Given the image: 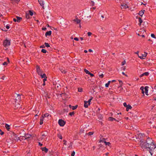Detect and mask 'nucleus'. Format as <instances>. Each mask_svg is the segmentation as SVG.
<instances>
[{"instance_id": "1", "label": "nucleus", "mask_w": 156, "mask_h": 156, "mask_svg": "<svg viewBox=\"0 0 156 156\" xmlns=\"http://www.w3.org/2000/svg\"><path fill=\"white\" fill-rule=\"evenodd\" d=\"M153 143V140L151 138L148 137L146 140V141L144 142L143 141L141 142V147L143 149H147L148 147L151 144Z\"/></svg>"}, {"instance_id": "2", "label": "nucleus", "mask_w": 156, "mask_h": 156, "mask_svg": "<svg viewBox=\"0 0 156 156\" xmlns=\"http://www.w3.org/2000/svg\"><path fill=\"white\" fill-rule=\"evenodd\" d=\"M11 139L13 142L18 141L19 140H20V138L17 137L16 134L13 132L11 133Z\"/></svg>"}, {"instance_id": "3", "label": "nucleus", "mask_w": 156, "mask_h": 156, "mask_svg": "<svg viewBox=\"0 0 156 156\" xmlns=\"http://www.w3.org/2000/svg\"><path fill=\"white\" fill-rule=\"evenodd\" d=\"M156 147V146H155L154 144L153 143L151 144L147 148L150 149L149 152L150 153L151 155H152L153 153L151 151H152L153 150H154Z\"/></svg>"}, {"instance_id": "4", "label": "nucleus", "mask_w": 156, "mask_h": 156, "mask_svg": "<svg viewBox=\"0 0 156 156\" xmlns=\"http://www.w3.org/2000/svg\"><path fill=\"white\" fill-rule=\"evenodd\" d=\"M10 44V41L9 40L6 39L3 42V45L5 47H6L9 46Z\"/></svg>"}, {"instance_id": "5", "label": "nucleus", "mask_w": 156, "mask_h": 156, "mask_svg": "<svg viewBox=\"0 0 156 156\" xmlns=\"http://www.w3.org/2000/svg\"><path fill=\"white\" fill-rule=\"evenodd\" d=\"M58 123L61 126H63L66 124V122L64 120L62 119H60L58 120Z\"/></svg>"}, {"instance_id": "6", "label": "nucleus", "mask_w": 156, "mask_h": 156, "mask_svg": "<svg viewBox=\"0 0 156 156\" xmlns=\"http://www.w3.org/2000/svg\"><path fill=\"white\" fill-rule=\"evenodd\" d=\"M147 53L145 52H144V54H141L140 56L138 55V57L141 59H143L145 58L147 56Z\"/></svg>"}, {"instance_id": "7", "label": "nucleus", "mask_w": 156, "mask_h": 156, "mask_svg": "<svg viewBox=\"0 0 156 156\" xmlns=\"http://www.w3.org/2000/svg\"><path fill=\"white\" fill-rule=\"evenodd\" d=\"M37 72L38 74L39 75L41 74L42 73L40 67L39 66L37 65L36 67Z\"/></svg>"}, {"instance_id": "8", "label": "nucleus", "mask_w": 156, "mask_h": 156, "mask_svg": "<svg viewBox=\"0 0 156 156\" xmlns=\"http://www.w3.org/2000/svg\"><path fill=\"white\" fill-rule=\"evenodd\" d=\"M16 95H17V96L15 99L16 101H20L21 99L20 95V94H16Z\"/></svg>"}, {"instance_id": "9", "label": "nucleus", "mask_w": 156, "mask_h": 156, "mask_svg": "<svg viewBox=\"0 0 156 156\" xmlns=\"http://www.w3.org/2000/svg\"><path fill=\"white\" fill-rule=\"evenodd\" d=\"M73 21L76 22L77 24H79L80 22V20L79 19L77 16L76 17V19H74Z\"/></svg>"}, {"instance_id": "10", "label": "nucleus", "mask_w": 156, "mask_h": 156, "mask_svg": "<svg viewBox=\"0 0 156 156\" xmlns=\"http://www.w3.org/2000/svg\"><path fill=\"white\" fill-rule=\"evenodd\" d=\"M38 2L39 3L40 5L43 6L44 8V2L43 1V0H38Z\"/></svg>"}, {"instance_id": "11", "label": "nucleus", "mask_w": 156, "mask_h": 156, "mask_svg": "<svg viewBox=\"0 0 156 156\" xmlns=\"http://www.w3.org/2000/svg\"><path fill=\"white\" fill-rule=\"evenodd\" d=\"M149 73L148 72H146L140 75V77H141L144 76H148L149 75Z\"/></svg>"}, {"instance_id": "12", "label": "nucleus", "mask_w": 156, "mask_h": 156, "mask_svg": "<svg viewBox=\"0 0 156 156\" xmlns=\"http://www.w3.org/2000/svg\"><path fill=\"white\" fill-rule=\"evenodd\" d=\"M16 18L17 22L18 23L20 22L22 20V18L21 17H19L18 16H16Z\"/></svg>"}, {"instance_id": "13", "label": "nucleus", "mask_w": 156, "mask_h": 156, "mask_svg": "<svg viewBox=\"0 0 156 156\" xmlns=\"http://www.w3.org/2000/svg\"><path fill=\"white\" fill-rule=\"evenodd\" d=\"M41 149L42 151H44L45 153H47L48 152V149L45 147L41 148Z\"/></svg>"}, {"instance_id": "14", "label": "nucleus", "mask_w": 156, "mask_h": 156, "mask_svg": "<svg viewBox=\"0 0 156 156\" xmlns=\"http://www.w3.org/2000/svg\"><path fill=\"white\" fill-rule=\"evenodd\" d=\"M51 34V31L50 30L47 32L45 34V36L46 37H47V36H50Z\"/></svg>"}, {"instance_id": "15", "label": "nucleus", "mask_w": 156, "mask_h": 156, "mask_svg": "<svg viewBox=\"0 0 156 156\" xmlns=\"http://www.w3.org/2000/svg\"><path fill=\"white\" fill-rule=\"evenodd\" d=\"M145 10H142L140 11L139 13V14L140 15V16H142L144 14V12H145Z\"/></svg>"}, {"instance_id": "16", "label": "nucleus", "mask_w": 156, "mask_h": 156, "mask_svg": "<svg viewBox=\"0 0 156 156\" xmlns=\"http://www.w3.org/2000/svg\"><path fill=\"white\" fill-rule=\"evenodd\" d=\"M132 108V107L131 106V105H130L129 104L126 107V111H128L129 109H131Z\"/></svg>"}, {"instance_id": "17", "label": "nucleus", "mask_w": 156, "mask_h": 156, "mask_svg": "<svg viewBox=\"0 0 156 156\" xmlns=\"http://www.w3.org/2000/svg\"><path fill=\"white\" fill-rule=\"evenodd\" d=\"M88 105V103L87 101H84V107L87 108L88 107V105Z\"/></svg>"}, {"instance_id": "18", "label": "nucleus", "mask_w": 156, "mask_h": 156, "mask_svg": "<svg viewBox=\"0 0 156 156\" xmlns=\"http://www.w3.org/2000/svg\"><path fill=\"white\" fill-rule=\"evenodd\" d=\"M148 87H146L145 88H144V92L145 93V94H146V95H148Z\"/></svg>"}, {"instance_id": "19", "label": "nucleus", "mask_w": 156, "mask_h": 156, "mask_svg": "<svg viewBox=\"0 0 156 156\" xmlns=\"http://www.w3.org/2000/svg\"><path fill=\"white\" fill-rule=\"evenodd\" d=\"M121 6L123 7V8H128V6L125 3L121 5Z\"/></svg>"}, {"instance_id": "20", "label": "nucleus", "mask_w": 156, "mask_h": 156, "mask_svg": "<svg viewBox=\"0 0 156 156\" xmlns=\"http://www.w3.org/2000/svg\"><path fill=\"white\" fill-rule=\"evenodd\" d=\"M44 116H42L40 119V125H41L43 123Z\"/></svg>"}, {"instance_id": "21", "label": "nucleus", "mask_w": 156, "mask_h": 156, "mask_svg": "<svg viewBox=\"0 0 156 156\" xmlns=\"http://www.w3.org/2000/svg\"><path fill=\"white\" fill-rule=\"evenodd\" d=\"M138 19H139V26H140L141 25V23H142L143 21L142 20V19L141 18L139 17Z\"/></svg>"}, {"instance_id": "22", "label": "nucleus", "mask_w": 156, "mask_h": 156, "mask_svg": "<svg viewBox=\"0 0 156 156\" xmlns=\"http://www.w3.org/2000/svg\"><path fill=\"white\" fill-rule=\"evenodd\" d=\"M5 127L6 129H7V130L8 131H9V129H10V126L8 124H6L5 125Z\"/></svg>"}, {"instance_id": "23", "label": "nucleus", "mask_w": 156, "mask_h": 156, "mask_svg": "<svg viewBox=\"0 0 156 156\" xmlns=\"http://www.w3.org/2000/svg\"><path fill=\"white\" fill-rule=\"evenodd\" d=\"M42 78H45L46 76V74L45 73H44L43 74H42V73L41 74L39 75Z\"/></svg>"}, {"instance_id": "24", "label": "nucleus", "mask_w": 156, "mask_h": 156, "mask_svg": "<svg viewBox=\"0 0 156 156\" xmlns=\"http://www.w3.org/2000/svg\"><path fill=\"white\" fill-rule=\"evenodd\" d=\"M31 136V135L30 134H27L25 135L26 139L30 138Z\"/></svg>"}, {"instance_id": "25", "label": "nucleus", "mask_w": 156, "mask_h": 156, "mask_svg": "<svg viewBox=\"0 0 156 156\" xmlns=\"http://www.w3.org/2000/svg\"><path fill=\"white\" fill-rule=\"evenodd\" d=\"M60 69L62 73H66V71H65V69H63L62 68V69H61V68Z\"/></svg>"}, {"instance_id": "26", "label": "nucleus", "mask_w": 156, "mask_h": 156, "mask_svg": "<svg viewBox=\"0 0 156 156\" xmlns=\"http://www.w3.org/2000/svg\"><path fill=\"white\" fill-rule=\"evenodd\" d=\"M77 105H76L74 106H72V108L73 110H74L77 108Z\"/></svg>"}, {"instance_id": "27", "label": "nucleus", "mask_w": 156, "mask_h": 156, "mask_svg": "<svg viewBox=\"0 0 156 156\" xmlns=\"http://www.w3.org/2000/svg\"><path fill=\"white\" fill-rule=\"evenodd\" d=\"M84 71L87 74H89L90 73L89 71H88L86 69H84Z\"/></svg>"}, {"instance_id": "28", "label": "nucleus", "mask_w": 156, "mask_h": 156, "mask_svg": "<svg viewBox=\"0 0 156 156\" xmlns=\"http://www.w3.org/2000/svg\"><path fill=\"white\" fill-rule=\"evenodd\" d=\"M93 98L92 97H91V98L89 100L87 101L88 103V105H90V102L93 99Z\"/></svg>"}, {"instance_id": "29", "label": "nucleus", "mask_w": 156, "mask_h": 156, "mask_svg": "<svg viewBox=\"0 0 156 156\" xmlns=\"http://www.w3.org/2000/svg\"><path fill=\"white\" fill-rule=\"evenodd\" d=\"M29 13H28V14H29V15H30L31 16H33V11H32L31 10H29Z\"/></svg>"}, {"instance_id": "30", "label": "nucleus", "mask_w": 156, "mask_h": 156, "mask_svg": "<svg viewBox=\"0 0 156 156\" xmlns=\"http://www.w3.org/2000/svg\"><path fill=\"white\" fill-rule=\"evenodd\" d=\"M140 89L141 90L142 93L144 94V87H140Z\"/></svg>"}, {"instance_id": "31", "label": "nucleus", "mask_w": 156, "mask_h": 156, "mask_svg": "<svg viewBox=\"0 0 156 156\" xmlns=\"http://www.w3.org/2000/svg\"><path fill=\"white\" fill-rule=\"evenodd\" d=\"M26 18L27 19L30 18V17L29 14L27 13H26Z\"/></svg>"}, {"instance_id": "32", "label": "nucleus", "mask_w": 156, "mask_h": 156, "mask_svg": "<svg viewBox=\"0 0 156 156\" xmlns=\"http://www.w3.org/2000/svg\"><path fill=\"white\" fill-rule=\"evenodd\" d=\"M78 91L79 92H82L83 91V89L81 87H79L78 88Z\"/></svg>"}, {"instance_id": "33", "label": "nucleus", "mask_w": 156, "mask_h": 156, "mask_svg": "<svg viewBox=\"0 0 156 156\" xmlns=\"http://www.w3.org/2000/svg\"><path fill=\"white\" fill-rule=\"evenodd\" d=\"M44 45H45V46L47 47H50V46L49 44L48 43L45 42L44 43Z\"/></svg>"}, {"instance_id": "34", "label": "nucleus", "mask_w": 156, "mask_h": 156, "mask_svg": "<svg viewBox=\"0 0 156 156\" xmlns=\"http://www.w3.org/2000/svg\"><path fill=\"white\" fill-rule=\"evenodd\" d=\"M105 142H106L105 141V138H103L102 140H100L99 141V142H104L105 143Z\"/></svg>"}, {"instance_id": "35", "label": "nucleus", "mask_w": 156, "mask_h": 156, "mask_svg": "<svg viewBox=\"0 0 156 156\" xmlns=\"http://www.w3.org/2000/svg\"><path fill=\"white\" fill-rule=\"evenodd\" d=\"M113 118L112 117H109L108 118V120H109V121H113Z\"/></svg>"}, {"instance_id": "36", "label": "nucleus", "mask_w": 156, "mask_h": 156, "mask_svg": "<svg viewBox=\"0 0 156 156\" xmlns=\"http://www.w3.org/2000/svg\"><path fill=\"white\" fill-rule=\"evenodd\" d=\"M41 52L43 53H46L47 51L45 49H42L41 50Z\"/></svg>"}, {"instance_id": "37", "label": "nucleus", "mask_w": 156, "mask_h": 156, "mask_svg": "<svg viewBox=\"0 0 156 156\" xmlns=\"http://www.w3.org/2000/svg\"><path fill=\"white\" fill-rule=\"evenodd\" d=\"M49 114L48 113H46L44 114V115H42V116H44V117H48L49 115Z\"/></svg>"}, {"instance_id": "38", "label": "nucleus", "mask_w": 156, "mask_h": 156, "mask_svg": "<svg viewBox=\"0 0 156 156\" xmlns=\"http://www.w3.org/2000/svg\"><path fill=\"white\" fill-rule=\"evenodd\" d=\"M119 84H120L119 87H121L122 86V81L120 80H119Z\"/></svg>"}, {"instance_id": "39", "label": "nucleus", "mask_w": 156, "mask_h": 156, "mask_svg": "<svg viewBox=\"0 0 156 156\" xmlns=\"http://www.w3.org/2000/svg\"><path fill=\"white\" fill-rule=\"evenodd\" d=\"M105 143L106 145H107L108 146H110V145L111 144L109 142H105Z\"/></svg>"}, {"instance_id": "40", "label": "nucleus", "mask_w": 156, "mask_h": 156, "mask_svg": "<svg viewBox=\"0 0 156 156\" xmlns=\"http://www.w3.org/2000/svg\"><path fill=\"white\" fill-rule=\"evenodd\" d=\"M75 114V112H71L70 113H69V115H70V116H72L73 115Z\"/></svg>"}, {"instance_id": "41", "label": "nucleus", "mask_w": 156, "mask_h": 156, "mask_svg": "<svg viewBox=\"0 0 156 156\" xmlns=\"http://www.w3.org/2000/svg\"><path fill=\"white\" fill-rule=\"evenodd\" d=\"M8 63L6 62H5L3 63V65L4 66H6Z\"/></svg>"}, {"instance_id": "42", "label": "nucleus", "mask_w": 156, "mask_h": 156, "mask_svg": "<svg viewBox=\"0 0 156 156\" xmlns=\"http://www.w3.org/2000/svg\"><path fill=\"white\" fill-rule=\"evenodd\" d=\"M99 77L101 78H103L104 77V75L102 73L101 74L99 75Z\"/></svg>"}, {"instance_id": "43", "label": "nucleus", "mask_w": 156, "mask_h": 156, "mask_svg": "<svg viewBox=\"0 0 156 156\" xmlns=\"http://www.w3.org/2000/svg\"><path fill=\"white\" fill-rule=\"evenodd\" d=\"M94 132H89L88 133V135H91L93 134Z\"/></svg>"}, {"instance_id": "44", "label": "nucleus", "mask_w": 156, "mask_h": 156, "mask_svg": "<svg viewBox=\"0 0 156 156\" xmlns=\"http://www.w3.org/2000/svg\"><path fill=\"white\" fill-rule=\"evenodd\" d=\"M126 63V61L125 60L123 61L122 63V66L124 65Z\"/></svg>"}, {"instance_id": "45", "label": "nucleus", "mask_w": 156, "mask_h": 156, "mask_svg": "<svg viewBox=\"0 0 156 156\" xmlns=\"http://www.w3.org/2000/svg\"><path fill=\"white\" fill-rule=\"evenodd\" d=\"M151 36L153 38H156L154 34H151Z\"/></svg>"}, {"instance_id": "46", "label": "nucleus", "mask_w": 156, "mask_h": 156, "mask_svg": "<svg viewBox=\"0 0 156 156\" xmlns=\"http://www.w3.org/2000/svg\"><path fill=\"white\" fill-rule=\"evenodd\" d=\"M47 77H46L45 78H44V79L43 80V82H45V81L47 80Z\"/></svg>"}, {"instance_id": "47", "label": "nucleus", "mask_w": 156, "mask_h": 156, "mask_svg": "<svg viewBox=\"0 0 156 156\" xmlns=\"http://www.w3.org/2000/svg\"><path fill=\"white\" fill-rule=\"evenodd\" d=\"M4 132L2 131V130L0 129V134L1 135H2L4 134Z\"/></svg>"}, {"instance_id": "48", "label": "nucleus", "mask_w": 156, "mask_h": 156, "mask_svg": "<svg viewBox=\"0 0 156 156\" xmlns=\"http://www.w3.org/2000/svg\"><path fill=\"white\" fill-rule=\"evenodd\" d=\"M75 154V152L74 151H73L71 154V156H74Z\"/></svg>"}, {"instance_id": "49", "label": "nucleus", "mask_w": 156, "mask_h": 156, "mask_svg": "<svg viewBox=\"0 0 156 156\" xmlns=\"http://www.w3.org/2000/svg\"><path fill=\"white\" fill-rule=\"evenodd\" d=\"M92 34V33L90 32H88L87 33V35L88 36H90Z\"/></svg>"}, {"instance_id": "50", "label": "nucleus", "mask_w": 156, "mask_h": 156, "mask_svg": "<svg viewBox=\"0 0 156 156\" xmlns=\"http://www.w3.org/2000/svg\"><path fill=\"white\" fill-rule=\"evenodd\" d=\"M58 137L60 139H62V136L61 135H58Z\"/></svg>"}, {"instance_id": "51", "label": "nucleus", "mask_w": 156, "mask_h": 156, "mask_svg": "<svg viewBox=\"0 0 156 156\" xmlns=\"http://www.w3.org/2000/svg\"><path fill=\"white\" fill-rule=\"evenodd\" d=\"M123 105L124 107H126L127 106V104L126 103V102H124V103H123Z\"/></svg>"}, {"instance_id": "52", "label": "nucleus", "mask_w": 156, "mask_h": 156, "mask_svg": "<svg viewBox=\"0 0 156 156\" xmlns=\"http://www.w3.org/2000/svg\"><path fill=\"white\" fill-rule=\"evenodd\" d=\"M91 4L93 6L94 5V3L93 1H91Z\"/></svg>"}, {"instance_id": "53", "label": "nucleus", "mask_w": 156, "mask_h": 156, "mask_svg": "<svg viewBox=\"0 0 156 156\" xmlns=\"http://www.w3.org/2000/svg\"><path fill=\"white\" fill-rule=\"evenodd\" d=\"M89 75H90L91 77H93L94 76V75L93 74L91 73H90L89 74Z\"/></svg>"}, {"instance_id": "54", "label": "nucleus", "mask_w": 156, "mask_h": 156, "mask_svg": "<svg viewBox=\"0 0 156 156\" xmlns=\"http://www.w3.org/2000/svg\"><path fill=\"white\" fill-rule=\"evenodd\" d=\"M74 39L76 41H78L79 40L78 38L76 37L74 38Z\"/></svg>"}, {"instance_id": "55", "label": "nucleus", "mask_w": 156, "mask_h": 156, "mask_svg": "<svg viewBox=\"0 0 156 156\" xmlns=\"http://www.w3.org/2000/svg\"><path fill=\"white\" fill-rule=\"evenodd\" d=\"M45 48V46L44 45H42L41 46H40V48Z\"/></svg>"}, {"instance_id": "56", "label": "nucleus", "mask_w": 156, "mask_h": 156, "mask_svg": "<svg viewBox=\"0 0 156 156\" xmlns=\"http://www.w3.org/2000/svg\"><path fill=\"white\" fill-rule=\"evenodd\" d=\"M109 85V84H108V83H106L105 84V86L106 87H108Z\"/></svg>"}, {"instance_id": "57", "label": "nucleus", "mask_w": 156, "mask_h": 156, "mask_svg": "<svg viewBox=\"0 0 156 156\" xmlns=\"http://www.w3.org/2000/svg\"><path fill=\"white\" fill-rule=\"evenodd\" d=\"M63 141L64 142V144L65 145H66V141L65 140H64Z\"/></svg>"}, {"instance_id": "58", "label": "nucleus", "mask_w": 156, "mask_h": 156, "mask_svg": "<svg viewBox=\"0 0 156 156\" xmlns=\"http://www.w3.org/2000/svg\"><path fill=\"white\" fill-rule=\"evenodd\" d=\"M46 29H47V28H46V27H43V28H42V30H46Z\"/></svg>"}, {"instance_id": "59", "label": "nucleus", "mask_w": 156, "mask_h": 156, "mask_svg": "<svg viewBox=\"0 0 156 156\" xmlns=\"http://www.w3.org/2000/svg\"><path fill=\"white\" fill-rule=\"evenodd\" d=\"M122 73L123 75H125V76H127V75L124 72H122Z\"/></svg>"}, {"instance_id": "60", "label": "nucleus", "mask_w": 156, "mask_h": 156, "mask_svg": "<svg viewBox=\"0 0 156 156\" xmlns=\"http://www.w3.org/2000/svg\"><path fill=\"white\" fill-rule=\"evenodd\" d=\"M6 28L7 29H9V26L8 25H7L6 26Z\"/></svg>"}, {"instance_id": "61", "label": "nucleus", "mask_w": 156, "mask_h": 156, "mask_svg": "<svg viewBox=\"0 0 156 156\" xmlns=\"http://www.w3.org/2000/svg\"><path fill=\"white\" fill-rule=\"evenodd\" d=\"M13 20L15 22H17L16 19V18H13Z\"/></svg>"}, {"instance_id": "62", "label": "nucleus", "mask_w": 156, "mask_h": 156, "mask_svg": "<svg viewBox=\"0 0 156 156\" xmlns=\"http://www.w3.org/2000/svg\"><path fill=\"white\" fill-rule=\"evenodd\" d=\"M6 59H7V61L8 62H7L8 63H9V58H7Z\"/></svg>"}, {"instance_id": "63", "label": "nucleus", "mask_w": 156, "mask_h": 156, "mask_svg": "<svg viewBox=\"0 0 156 156\" xmlns=\"http://www.w3.org/2000/svg\"><path fill=\"white\" fill-rule=\"evenodd\" d=\"M126 66H124L122 67L123 70H125L126 69Z\"/></svg>"}, {"instance_id": "64", "label": "nucleus", "mask_w": 156, "mask_h": 156, "mask_svg": "<svg viewBox=\"0 0 156 156\" xmlns=\"http://www.w3.org/2000/svg\"><path fill=\"white\" fill-rule=\"evenodd\" d=\"M39 145L40 146H42L43 145V144L39 142Z\"/></svg>"}]
</instances>
